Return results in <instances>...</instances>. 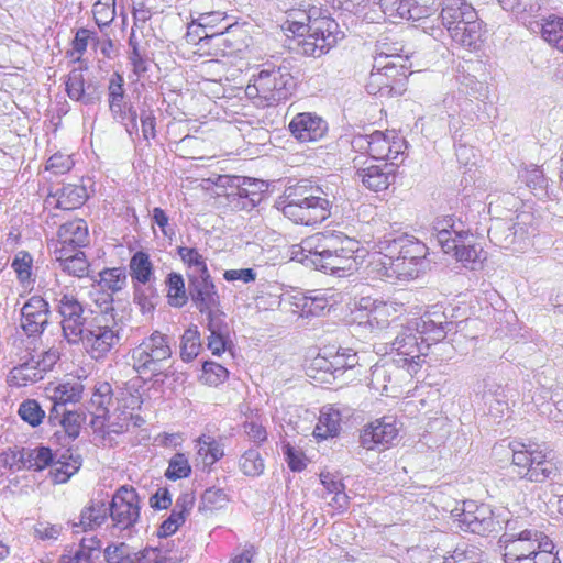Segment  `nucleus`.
Returning a JSON list of instances; mask_svg holds the SVG:
<instances>
[{"label":"nucleus","mask_w":563,"mask_h":563,"mask_svg":"<svg viewBox=\"0 0 563 563\" xmlns=\"http://www.w3.org/2000/svg\"><path fill=\"white\" fill-rule=\"evenodd\" d=\"M282 27L298 37L295 49L311 57L327 54L343 37L328 10L316 5L288 10Z\"/></svg>","instance_id":"obj_2"},{"label":"nucleus","mask_w":563,"mask_h":563,"mask_svg":"<svg viewBox=\"0 0 563 563\" xmlns=\"http://www.w3.org/2000/svg\"><path fill=\"white\" fill-rule=\"evenodd\" d=\"M32 266L33 257L29 252L19 251L14 255L11 267L23 286H30L34 282L32 279Z\"/></svg>","instance_id":"obj_56"},{"label":"nucleus","mask_w":563,"mask_h":563,"mask_svg":"<svg viewBox=\"0 0 563 563\" xmlns=\"http://www.w3.org/2000/svg\"><path fill=\"white\" fill-rule=\"evenodd\" d=\"M411 64L391 63L386 67H374L366 82V91L380 98L399 97L407 90Z\"/></svg>","instance_id":"obj_13"},{"label":"nucleus","mask_w":563,"mask_h":563,"mask_svg":"<svg viewBox=\"0 0 563 563\" xmlns=\"http://www.w3.org/2000/svg\"><path fill=\"white\" fill-rule=\"evenodd\" d=\"M84 385L79 382H66L58 384L52 389L49 395V409H67L69 404H76L81 399Z\"/></svg>","instance_id":"obj_36"},{"label":"nucleus","mask_w":563,"mask_h":563,"mask_svg":"<svg viewBox=\"0 0 563 563\" xmlns=\"http://www.w3.org/2000/svg\"><path fill=\"white\" fill-rule=\"evenodd\" d=\"M53 198H56V208L75 210L87 201L88 192L85 186L67 184L57 189Z\"/></svg>","instance_id":"obj_40"},{"label":"nucleus","mask_w":563,"mask_h":563,"mask_svg":"<svg viewBox=\"0 0 563 563\" xmlns=\"http://www.w3.org/2000/svg\"><path fill=\"white\" fill-rule=\"evenodd\" d=\"M456 81L459 82V91L460 95H467L475 100H482L487 95V87L484 82L476 79L475 76L470 74H462L456 76Z\"/></svg>","instance_id":"obj_58"},{"label":"nucleus","mask_w":563,"mask_h":563,"mask_svg":"<svg viewBox=\"0 0 563 563\" xmlns=\"http://www.w3.org/2000/svg\"><path fill=\"white\" fill-rule=\"evenodd\" d=\"M404 53L402 45L378 41L375 46L374 67H386L391 63L409 65V53Z\"/></svg>","instance_id":"obj_39"},{"label":"nucleus","mask_w":563,"mask_h":563,"mask_svg":"<svg viewBox=\"0 0 563 563\" xmlns=\"http://www.w3.org/2000/svg\"><path fill=\"white\" fill-rule=\"evenodd\" d=\"M104 559L108 563H139L135 550L124 542L109 544L104 549Z\"/></svg>","instance_id":"obj_59"},{"label":"nucleus","mask_w":563,"mask_h":563,"mask_svg":"<svg viewBox=\"0 0 563 563\" xmlns=\"http://www.w3.org/2000/svg\"><path fill=\"white\" fill-rule=\"evenodd\" d=\"M108 102L112 118L119 123H123L126 112L130 111V109H134V107L126 101L124 78L117 71L112 74L109 80Z\"/></svg>","instance_id":"obj_32"},{"label":"nucleus","mask_w":563,"mask_h":563,"mask_svg":"<svg viewBox=\"0 0 563 563\" xmlns=\"http://www.w3.org/2000/svg\"><path fill=\"white\" fill-rule=\"evenodd\" d=\"M51 306L42 296L30 297L20 309V328L29 339L40 338L49 324Z\"/></svg>","instance_id":"obj_17"},{"label":"nucleus","mask_w":563,"mask_h":563,"mask_svg":"<svg viewBox=\"0 0 563 563\" xmlns=\"http://www.w3.org/2000/svg\"><path fill=\"white\" fill-rule=\"evenodd\" d=\"M197 454L205 465H213L224 455L223 446L212 437L202 434L196 440Z\"/></svg>","instance_id":"obj_50"},{"label":"nucleus","mask_w":563,"mask_h":563,"mask_svg":"<svg viewBox=\"0 0 563 563\" xmlns=\"http://www.w3.org/2000/svg\"><path fill=\"white\" fill-rule=\"evenodd\" d=\"M66 92L74 101H79L85 106L97 103L101 98L99 87L93 84L85 85L82 71L80 69H73L65 82Z\"/></svg>","instance_id":"obj_30"},{"label":"nucleus","mask_w":563,"mask_h":563,"mask_svg":"<svg viewBox=\"0 0 563 563\" xmlns=\"http://www.w3.org/2000/svg\"><path fill=\"white\" fill-rule=\"evenodd\" d=\"M130 275L133 284L145 286L154 275L153 264L147 253L137 251L130 260Z\"/></svg>","instance_id":"obj_43"},{"label":"nucleus","mask_w":563,"mask_h":563,"mask_svg":"<svg viewBox=\"0 0 563 563\" xmlns=\"http://www.w3.org/2000/svg\"><path fill=\"white\" fill-rule=\"evenodd\" d=\"M435 238L443 252L452 254L465 267L475 269L483 247L475 243L471 228L454 214L438 218L433 223Z\"/></svg>","instance_id":"obj_3"},{"label":"nucleus","mask_w":563,"mask_h":563,"mask_svg":"<svg viewBox=\"0 0 563 563\" xmlns=\"http://www.w3.org/2000/svg\"><path fill=\"white\" fill-rule=\"evenodd\" d=\"M451 515L461 530L479 536L498 532L503 529L501 523L505 522L489 505H478L473 500L463 501L462 507H455ZM506 529H511L509 520H506Z\"/></svg>","instance_id":"obj_10"},{"label":"nucleus","mask_w":563,"mask_h":563,"mask_svg":"<svg viewBox=\"0 0 563 563\" xmlns=\"http://www.w3.org/2000/svg\"><path fill=\"white\" fill-rule=\"evenodd\" d=\"M415 331L430 346L445 339L448 332L454 328V322L448 320L442 306L430 307L420 318L410 322Z\"/></svg>","instance_id":"obj_19"},{"label":"nucleus","mask_w":563,"mask_h":563,"mask_svg":"<svg viewBox=\"0 0 563 563\" xmlns=\"http://www.w3.org/2000/svg\"><path fill=\"white\" fill-rule=\"evenodd\" d=\"M440 18L455 44L468 51L481 47L483 22L474 7L466 0H443Z\"/></svg>","instance_id":"obj_4"},{"label":"nucleus","mask_w":563,"mask_h":563,"mask_svg":"<svg viewBox=\"0 0 563 563\" xmlns=\"http://www.w3.org/2000/svg\"><path fill=\"white\" fill-rule=\"evenodd\" d=\"M547 536L538 530L525 529L518 534L504 533L499 540L505 544L504 562L508 558L520 559L533 555Z\"/></svg>","instance_id":"obj_22"},{"label":"nucleus","mask_w":563,"mask_h":563,"mask_svg":"<svg viewBox=\"0 0 563 563\" xmlns=\"http://www.w3.org/2000/svg\"><path fill=\"white\" fill-rule=\"evenodd\" d=\"M112 386L102 382L95 386L90 402L95 408L93 415L98 418L106 417L109 412V408L112 404Z\"/></svg>","instance_id":"obj_53"},{"label":"nucleus","mask_w":563,"mask_h":563,"mask_svg":"<svg viewBox=\"0 0 563 563\" xmlns=\"http://www.w3.org/2000/svg\"><path fill=\"white\" fill-rule=\"evenodd\" d=\"M541 34L544 41L563 52V18L549 16L542 24Z\"/></svg>","instance_id":"obj_54"},{"label":"nucleus","mask_w":563,"mask_h":563,"mask_svg":"<svg viewBox=\"0 0 563 563\" xmlns=\"http://www.w3.org/2000/svg\"><path fill=\"white\" fill-rule=\"evenodd\" d=\"M357 250L358 244H356V246H345L341 249L339 253L330 256L314 268L339 277L351 274L357 269L355 257Z\"/></svg>","instance_id":"obj_33"},{"label":"nucleus","mask_w":563,"mask_h":563,"mask_svg":"<svg viewBox=\"0 0 563 563\" xmlns=\"http://www.w3.org/2000/svg\"><path fill=\"white\" fill-rule=\"evenodd\" d=\"M443 563H484V553L478 547L462 541L444 556Z\"/></svg>","instance_id":"obj_47"},{"label":"nucleus","mask_w":563,"mask_h":563,"mask_svg":"<svg viewBox=\"0 0 563 563\" xmlns=\"http://www.w3.org/2000/svg\"><path fill=\"white\" fill-rule=\"evenodd\" d=\"M357 241L349 238L343 232L327 230L306 238L301 242L303 257L300 260L306 266L321 264L330 256L340 252L345 246H356Z\"/></svg>","instance_id":"obj_12"},{"label":"nucleus","mask_w":563,"mask_h":563,"mask_svg":"<svg viewBox=\"0 0 563 563\" xmlns=\"http://www.w3.org/2000/svg\"><path fill=\"white\" fill-rule=\"evenodd\" d=\"M339 175H331L319 183L303 180L288 186L278 208L283 214L296 224L316 225L329 219L332 209L341 198Z\"/></svg>","instance_id":"obj_1"},{"label":"nucleus","mask_w":563,"mask_h":563,"mask_svg":"<svg viewBox=\"0 0 563 563\" xmlns=\"http://www.w3.org/2000/svg\"><path fill=\"white\" fill-rule=\"evenodd\" d=\"M241 472L245 476L256 477L263 474L265 464L257 449L246 450L239 461Z\"/></svg>","instance_id":"obj_57"},{"label":"nucleus","mask_w":563,"mask_h":563,"mask_svg":"<svg viewBox=\"0 0 563 563\" xmlns=\"http://www.w3.org/2000/svg\"><path fill=\"white\" fill-rule=\"evenodd\" d=\"M295 87V78L287 67L265 64L253 74L245 95L256 107L266 108L287 100Z\"/></svg>","instance_id":"obj_5"},{"label":"nucleus","mask_w":563,"mask_h":563,"mask_svg":"<svg viewBox=\"0 0 563 563\" xmlns=\"http://www.w3.org/2000/svg\"><path fill=\"white\" fill-rule=\"evenodd\" d=\"M509 448L512 451L514 472L520 478L542 483L558 474V467L539 444L514 441Z\"/></svg>","instance_id":"obj_7"},{"label":"nucleus","mask_w":563,"mask_h":563,"mask_svg":"<svg viewBox=\"0 0 563 563\" xmlns=\"http://www.w3.org/2000/svg\"><path fill=\"white\" fill-rule=\"evenodd\" d=\"M11 379L16 380L18 385H27L43 379L41 369L35 365L34 360L15 366L11 371Z\"/></svg>","instance_id":"obj_61"},{"label":"nucleus","mask_w":563,"mask_h":563,"mask_svg":"<svg viewBox=\"0 0 563 563\" xmlns=\"http://www.w3.org/2000/svg\"><path fill=\"white\" fill-rule=\"evenodd\" d=\"M81 463V456L78 454H70L68 457L62 455L56 463L54 462L52 464L49 474L53 482L56 484L66 483L74 474L79 471Z\"/></svg>","instance_id":"obj_44"},{"label":"nucleus","mask_w":563,"mask_h":563,"mask_svg":"<svg viewBox=\"0 0 563 563\" xmlns=\"http://www.w3.org/2000/svg\"><path fill=\"white\" fill-rule=\"evenodd\" d=\"M191 474V466L184 453H176L168 462L165 477L170 481L187 478Z\"/></svg>","instance_id":"obj_62"},{"label":"nucleus","mask_w":563,"mask_h":563,"mask_svg":"<svg viewBox=\"0 0 563 563\" xmlns=\"http://www.w3.org/2000/svg\"><path fill=\"white\" fill-rule=\"evenodd\" d=\"M108 515L109 508L103 501H91L81 510L78 521H74L73 527L82 531L93 530L107 520Z\"/></svg>","instance_id":"obj_41"},{"label":"nucleus","mask_w":563,"mask_h":563,"mask_svg":"<svg viewBox=\"0 0 563 563\" xmlns=\"http://www.w3.org/2000/svg\"><path fill=\"white\" fill-rule=\"evenodd\" d=\"M211 48L214 56H233L243 54L252 43L249 31L238 23L229 24L223 31L212 32Z\"/></svg>","instance_id":"obj_20"},{"label":"nucleus","mask_w":563,"mask_h":563,"mask_svg":"<svg viewBox=\"0 0 563 563\" xmlns=\"http://www.w3.org/2000/svg\"><path fill=\"white\" fill-rule=\"evenodd\" d=\"M172 354L170 338L154 331L132 349L133 369L140 375L158 376L164 373Z\"/></svg>","instance_id":"obj_8"},{"label":"nucleus","mask_w":563,"mask_h":563,"mask_svg":"<svg viewBox=\"0 0 563 563\" xmlns=\"http://www.w3.org/2000/svg\"><path fill=\"white\" fill-rule=\"evenodd\" d=\"M428 343L421 340V336L415 331L409 323L402 329L395 340L391 342V349L397 352L399 356L395 362L397 364L408 365L413 372L423 362V357L429 350Z\"/></svg>","instance_id":"obj_16"},{"label":"nucleus","mask_w":563,"mask_h":563,"mask_svg":"<svg viewBox=\"0 0 563 563\" xmlns=\"http://www.w3.org/2000/svg\"><path fill=\"white\" fill-rule=\"evenodd\" d=\"M371 158L380 162L398 163L399 156L404 155L407 148L405 139L393 136L388 137L382 131L372 133Z\"/></svg>","instance_id":"obj_28"},{"label":"nucleus","mask_w":563,"mask_h":563,"mask_svg":"<svg viewBox=\"0 0 563 563\" xmlns=\"http://www.w3.org/2000/svg\"><path fill=\"white\" fill-rule=\"evenodd\" d=\"M109 515L113 526L124 530L133 527L140 518L139 495L134 488L120 487L112 497Z\"/></svg>","instance_id":"obj_18"},{"label":"nucleus","mask_w":563,"mask_h":563,"mask_svg":"<svg viewBox=\"0 0 563 563\" xmlns=\"http://www.w3.org/2000/svg\"><path fill=\"white\" fill-rule=\"evenodd\" d=\"M397 167L398 163L368 164L366 162L364 167L357 169L356 176L365 188L378 192L388 189L394 184Z\"/></svg>","instance_id":"obj_25"},{"label":"nucleus","mask_w":563,"mask_h":563,"mask_svg":"<svg viewBox=\"0 0 563 563\" xmlns=\"http://www.w3.org/2000/svg\"><path fill=\"white\" fill-rule=\"evenodd\" d=\"M427 254L428 247L424 243L411 235L405 234L401 260L397 264V274L410 279L418 277Z\"/></svg>","instance_id":"obj_26"},{"label":"nucleus","mask_w":563,"mask_h":563,"mask_svg":"<svg viewBox=\"0 0 563 563\" xmlns=\"http://www.w3.org/2000/svg\"><path fill=\"white\" fill-rule=\"evenodd\" d=\"M229 377V371L219 363L206 361L202 364L200 380L202 384L217 387L223 384Z\"/></svg>","instance_id":"obj_60"},{"label":"nucleus","mask_w":563,"mask_h":563,"mask_svg":"<svg viewBox=\"0 0 563 563\" xmlns=\"http://www.w3.org/2000/svg\"><path fill=\"white\" fill-rule=\"evenodd\" d=\"M479 101L481 100L464 97V95L460 93L448 95L443 100V104L448 111L449 118L452 119L450 125L455 128L453 122L455 117L461 118L464 125L474 122V120L478 118L476 111L481 108Z\"/></svg>","instance_id":"obj_29"},{"label":"nucleus","mask_w":563,"mask_h":563,"mask_svg":"<svg viewBox=\"0 0 563 563\" xmlns=\"http://www.w3.org/2000/svg\"><path fill=\"white\" fill-rule=\"evenodd\" d=\"M360 308L367 310V322L372 328L378 329L386 328L388 325V316L390 306L384 301L373 300L371 298H362L360 301Z\"/></svg>","instance_id":"obj_46"},{"label":"nucleus","mask_w":563,"mask_h":563,"mask_svg":"<svg viewBox=\"0 0 563 563\" xmlns=\"http://www.w3.org/2000/svg\"><path fill=\"white\" fill-rule=\"evenodd\" d=\"M212 33H209L201 22L197 20V18H192L188 23L186 41L189 44L198 45L201 47L209 46L211 48V37Z\"/></svg>","instance_id":"obj_63"},{"label":"nucleus","mask_w":563,"mask_h":563,"mask_svg":"<svg viewBox=\"0 0 563 563\" xmlns=\"http://www.w3.org/2000/svg\"><path fill=\"white\" fill-rule=\"evenodd\" d=\"M405 234L393 236L391 234L384 235L378 241L379 253L384 254L390 261V266L397 273V264L401 260V251L404 249Z\"/></svg>","instance_id":"obj_52"},{"label":"nucleus","mask_w":563,"mask_h":563,"mask_svg":"<svg viewBox=\"0 0 563 563\" xmlns=\"http://www.w3.org/2000/svg\"><path fill=\"white\" fill-rule=\"evenodd\" d=\"M176 251L187 268V278L209 273L206 258L196 247L179 245Z\"/></svg>","instance_id":"obj_45"},{"label":"nucleus","mask_w":563,"mask_h":563,"mask_svg":"<svg viewBox=\"0 0 563 563\" xmlns=\"http://www.w3.org/2000/svg\"><path fill=\"white\" fill-rule=\"evenodd\" d=\"M188 279V299L205 319L224 313L220 309V297L210 273L194 275Z\"/></svg>","instance_id":"obj_15"},{"label":"nucleus","mask_w":563,"mask_h":563,"mask_svg":"<svg viewBox=\"0 0 563 563\" xmlns=\"http://www.w3.org/2000/svg\"><path fill=\"white\" fill-rule=\"evenodd\" d=\"M397 435L396 421L391 417H384L363 427L360 434V444L366 450L380 451L388 448Z\"/></svg>","instance_id":"obj_21"},{"label":"nucleus","mask_w":563,"mask_h":563,"mask_svg":"<svg viewBox=\"0 0 563 563\" xmlns=\"http://www.w3.org/2000/svg\"><path fill=\"white\" fill-rule=\"evenodd\" d=\"M54 254L56 261L59 263L60 268L65 273L78 278L87 276L89 263L87 261L85 252H82L81 250H55Z\"/></svg>","instance_id":"obj_35"},{"label":"nucleus","mask_w":563,"mask_h":563,"mask_svg":"<svg viewBox=\"0 0 563 563\" xmlns=\"http://www.w3.org/2000/svg\"><path fill=\"white\" fill-rule=\"evenodd\" d=\"M341 429V413L333 408H323L320 411L318 423L314 427L313 435L325 440L336 437Z\"/></svg>","instance_id":"obj_42"},{"label":"nucleus","mask_w":563,"mask_h":563,"mask_svg":"<svg viewBox=\"0 0 563 563\" xmlns=\"http://www.w3.org/2000/svg\"><path fill=\"white\" fill-rule=\"evenodd\" d=\"M205 327L209 331L207 347L212 355L220 356L224 352H231L233 342L225 313L205 319Z\"/></svg>","instance_id":"obj_27"},{"label":"nucleus","mask_w":563,"mask_h":563,"mask_svg":"<svg viewBox=\"0 0 563 563\" xmlns=\"http://www.w3.org/2000/svg\"><path fill=\"white\" fill-rule=\"evenodd\" d=\"M168 303L175 308L184 307L188 301V288L181 274L172 272L166 277Z\"/></svg>","instance_id":"obj_48"},{"label":"nucleus","mask_w":563,"mask_h":563,"mask_svg":"<svg viewBox=\"0 0 563 563\" xmlns=\"http://www.w3.org/2000/svg\"><path fill=\"white\" fill-rule=\"evenodd\" d=\"M313 296L305 297L302 309L307 314L320 316L325 310H330L332 302L320 290L314 291Z\"/></svg>","instance_id":"obj_64"},{"label":"nucleus","mask_w":563,"mask_h":563,"mask_svg":"<svg viewBox=\"0 0 563 563\" xmlns=\"http://www.w3.org/2000/svg\"><path fill=\"white\" fill-rule=\"evenodd\" d=\"M85 420L86 416L82 412L68 408L64 410L49 409L47 415L48 424L60 428L54 432V437L58 441L63 438L62 445H68L79 437Z\"/></svg>","instance_id":"obj_23"},{"label":"nucleus","mask_w":563,"mask_h":563,"mask_svg":"<svg viewBox=\"0 0 563 563\" xmlns=\"http://www.w3.org/2000/svg\"><path fill=\"white\" fill-rule=\"evenodd\" d=\"M128 282L124 267L103 268L99 273L98 286L111 294H115L125 288Z\"/></svg>","instance_id":"obj_49"},{"label":"nucleus","mask_w":563,"mask_h":563,"mask_svg":"<svg viewBox=\"0 0 563 563\" xmlns=\"http://www.w3.org/2000/svg\"><path fill=\"white\" fill-rule=\"evenodd\" d=\"M18 461L21 463L20 467L24 470L41 472L55 461V454L49 446L40 444L35 448H20L16 455Z\"/></svg>","instance_id":"obj_34"},{"label":"nucleus","mask_w":563,"mask_h":563,"mask_svg":"<svg viewBox=\"0 0 563 563\" xmlns=\"http://www.w3.org/2000/svg\"><path fill=\"white\" fill-rule=\"evenodd\" d=\"M55 308L60 317V327L64 339L69 343L77 340L81 334V329L89 320L84 316L85 307L79 301L77 295L68 289L60 290L55 299Z\"/></svg>","instance_id":"obj_14"},{"label":"nucleus","mask_w":563,"mask_h":563,"mask_svg":"<svg viewBox=\"0 0 563 563\" xmlns=\"http://www.w3.org/2000/svg\"><path fill=\"white\" fill-rule=\"evenodd\" d=\"M57 235L55 250L77 251L88 243V225L82 219L69 221L59 227Z\"/></svg>","instance_id":"obj_31"},{"label":"nucleus","mask_w":563,"mask_h":563,"mask_svg":"<svg viewBox=\"0 0 563 563\" xmlns=\"http://www.w3.org/2000/svg\"><path fill=\"white\" fill-rule=\"evenodd\" d=\"M399 373L400 371L395 363H377L371 368L369 385L380 394L388 395L390 389L394 390L396 388L391 384Z\"/></svg>","instance_id":"obj_37"},{"label":"nucleus","mask_w":563,"mask_h":563,"mask_svg":"<svg viewBox=\"0 0 563 563\" xmlns=\"http://www.w3.org/2000/svg\"><path fill=\"white\" fill-rule=\"evenodd\" d=\"M536 232L537 221L533 213L521 210L509 221L495 220L488 229V238L501 249L522 252Z\"/></svg>","instance_id":"obj_6"},{"label":"nucleus","mask_w":563,"mask_h":563,"mask_svg":"<svg viewBox=\"0 0 563 563\" xmlns=\"http://www.w3.org/2000/svg\"><path fill=\"white\" fill-rule=\"evenodd\" d=\"M119 342L120 328L115 318L93 317L81 329V334L77 335V340L69 344L81 343L90 357L99 361L106 358L111 350L119 345Z\"/></svg>","instance_id":"obj_9"},{"label":"nucleus","mask_w":563,"mask_h":563,"mask_svg":"<svg viewBox=\"0 0 563 563\" xmlns=\"http://www.w3.org/2000/svg\"><path fill=\"white\" fill-rule=\"evenodd\" d=\"M328 129V122L314 112L297 113L288 124L290 134L301 143L321 140Z\"/></svg>","instance_id":"obj_24"},{"label":"nucleus","mask_w":563,"mask_h":563,"mask_svg":"<svg viewBox=\"0 0 563 563\" xmlns=\"http://www.w3.org/2000/svg\"><path fill=\"white\" fill-rule=\"evenodd\" d=\"M518 177L520 181L523 183L530 192L538 199L542 200L550 196L549 180L539 166H526L519 172Z\"/></svg>","instance_id":"obj_38"},{"label":"nucleus","mask_w":563,"mask_h":563,"mask_svg":"<svg viewBox=\"0 0 563 563\" xmlns=\"http://www.w3.org/2000/svg\"><path fill=\"white\" fill-rule=\"evenodd\" d=\"M217 186L229 189L225 196L232 209L245 211L260 205L268 190L265 180L245 176L221 175Z\"/></svg>","instance_id":"obj_11"},{"label":"nucleus","mask_w":563,"mask_h":563,"mask_svg":"<svg viewBox=\"0 0 563 563\" xmlns=\"http://www.w3.org/2000/svg\"><path fill=\"white\" fill-rule=\"evenodd\" d=\"M19 417L29 426L38 427L47 417L46 411L35 399L23 400L18 409Z\"/></svg>","instance_id":"obj_55"},{"label":"nucleus","mask_w":563,"mask_h":563,"mask_svg":"<svg viewBox=\"0 0 563 563\" xmlns=\"http://www.w3.org/2000/svg\"><path fill=\"white\" fill-rule=\"evenodd\" d=\"M201 344V335L197 325L187 328L180 339V357L184 362H191L198 356Z\"/></svg>","instance_id":"obj_51"}]
</instances>
